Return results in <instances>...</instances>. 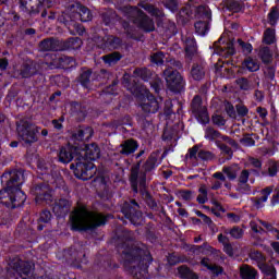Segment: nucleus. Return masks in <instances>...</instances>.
Returning a JSON list of instances; mask_svg holds the SVG:
<instances>
[{
    "mask_svg": "<svg viewBox=\"0 0 279 279\" xmlns=\"http://www.w3.org/2000/svg\"><path fill=\"white\" fill-rule=\"evenodd\" d=\"M259 56L263 60V62L267 63V62H271V50L269 49V47H264L259 50Z\"/></svg>",
    "mask_w": 279,
    "mask_h": 279,
    "instance_id": "obj_39",
    "label": "nucleus"
},
{
    "mask_svg": "<svg viewBox=\"0 0 279 279\" xmlns=\"http://www.w3.org/2000/svg\"><path fill=\"white\" fill-rule=\"evenodd\" d=\"M201 265H203V267H206L207 269H209V271H211V274H215L216 276H219V274H221L223 271V269L219 266H213V264L210 263V259L208 258H203L201 262Z\"/></svg>",
    "mask_w": 279,
    "mask_h": 279,
    "instance_id": "obj_31",
    "label": "nucleus"
},
{
    "mask_svg": "<svg viewBox=\"0 0 279 279\" xmlns=\"http://www.w3.org/2000/svg\"><path fill=\"white\" fill-rule=\"evenodd\" d=\"M238 43H239L243 53H252V50L254 49L252 47V44H246L245 41H243L241 39H239Z\"/></svg>",
    "mask_w": 279,
    "mask_h": 279,
    "instance_id": "obj_51",
    "label": "nucleus"
},
{
    "mask_svg": "<svg viewBox=\"0 0 279 279\" xmlns=\"http://www.w3.org/2000/svg\"><path fill=\"white\" fill-rule=\"evenodd\" d=\"M35 193H36V197H35L36 204H43V202H46V204H51V202H53L51 190L47 186L38 185L35 189Z\"/></svg>",
    "mask_w": 279,
    "mask_h": 279,
    "instance_id": "obj_14",
    "label": "nucleus"
},
{
    "mask_svg": "<svg viewBox=\"0 0 279 279\" xmlns=\"http://www.w3.org/2000/svg\"><path fill=\"white\" fill-rule=\"evenodd\" d=\"M241 144L244 145V147H254L256 142L254 141V136L246 135L241 140Z\"/></svg>",
    "mask_w": 279,
    "mask_h": 279,
    "instance_id": "obj_46",
    "label": "nucleus"
},
{
    "mask_svg": "<svg viewBox=\"0 0 279 279\" xmlns=\"http://www.w3.org/2000/svg\"><path fill=\"white\" fill-rule=\"evenodd\" d=\"M121 150L120 154H124L125 156H130V154H134L136 149H138V144L134 140L125 141L120 145Z\"/></svg>",
    "mask_w": 279,
    "mask_h": 279,
    "instance_id": "obj_25",
    "label": "nucleus"
},
{
    "mask_svg": "<svg viewBox=\"0 0 279 279\" xmlns=\"http://www.w3.org/2000/svg\"><path fill=\"white\" fill-rule=\"evenodd\" d=\"M205 138L208 141H215V138H219V132L213 128H207L205 131Z\"/></svg>",
    "mask_w": 279,
    "mask_h": 279,
    "instance_id": "obj_41",
    "label": "nucleus"
},
{
    "mask_svg": "<svg viewBox=\"0 0 279 279\" xmlns=\"http://www.w3.org/2000/svg\"><path fill=\"white\" fill-rule=\"evenodd\" d=\"M271 204L272 206H276V204H279V185L276 189V193L272 196Z\"/></svg>",
    "mask_w": 279,
    "mask_h": 279,
    "instance_id": "obj_63",
    "label": "nucleus"
},
{
    "mask_svg": "<svg viewBox=\"0 0 279 279\" xmlns=\"http://www.w3.org/2000/svg\"><path fill=\"white\" fill-rule=\"evenodd\" d=\"M51 221V211L44 210L39 217V223H49Z\"/></svg>",
    "mask_w": 279,
    "mask_h": 279,
    "instance_id": "obj_48",
    "label": "nucleus"
},
{
    "mask_svg": "<svg viewBox=\"0 0 279 279\" xmlns=\"http://www.w3.org/2000/svg\"><path fill=\"white\" fill-rule=\"evenodd\" d=\"M102 60L105 64L112 66V64H117V62L121 60V54L119 52H112L110 54L104 56Z\"/></svg>",
    "mask_w": 279,
    "mask_h": 279,
    "instance_id": "obj_34",
    "label": "nucleus"
},
{
    "mask_svg": "<svg viewBox=\"0 0 279 279\" xmlns=\"http://www.w3.org/2000/svg\"><path fill=\"white\" fill-rule=\"evenodd\" d=\"M223 36L219 38L218 41L215 43V51L218 56H221L222 58H230V56H234V43H222Z\"/></svg>",
    "mask_w": 279,
    "mask_h": 279,
    "instance_id": "obj_12",
    "label": "nucleus"
},
{
    "mask_svg": "<svg viewBox=\"0 0 279 279\" xmlns=\"http://www.w3.org/2000/svg\"><path fill=\"white\" fill-rule=\"evenodd\" d=\"M279 171V163L276 161H270L268 165V173L271 178L276 175Z\"/></svg>",
    "mask_w": 279,
    "mask_h": 279,
    "instance_id": "obj_47",
    "label": "nucleus"
},
{
    "mask_svg": "<svg viewBox=\"0 0 279 279\" xmlns=\"http://www.w3.org/2000/svg\"><path fill=\"white\" fill-rule=\"evenodd\" d=\"M62 121H64V120L59 119V120L52 121V125H53L54 130H62Z\"/></svg>",
    "mask_w": 279,
    "mask_h": 279,
    "instance_id": "obj_64",
    "label": "nucleus"
},
{
    "mask_svg": "<svg viewBox=\"0 0 279 279\" xmlns=\"http://www.w3.org/2000/svg\"><path fill=\"white\" fill-rule=\"evenodd\" d=\"M38 134H40V128L36 124H32L27 121L17 123V135L26 145L36 143L38 141Z\"/></svg>",
    "mask_w": 279,
    "mask_h": 279,
    "instance_id": "obj_7",
    "label": "nucleus"
},
{
    "mask_svg": "<svg viewBox=\"0 0 279 279\" xmlns=\"http://www.w3.org/2000/svg\"><path fill=\"white\" fill-rule=\"evenodd\" d=\"M264 43L266 45H272V43H276V31L268 28L264 33Z\"/></svg>",
    "mask_w": 279,
    "mask_h": 279,
    "instance_id": "obj_35",
    "label": "nucleus"
},
{
    "mask_svg": "<svg viewBox=\"0 0 279 279\" xmlns=\"http://www.w3.org/2000/svg\"><path fill=\"white\" fill-rule=\"evenodd\" d=\"M68 14H70V21H65V25L70 32V34L78 36H84V26L82 24H77L75 21H82L83 23H88L93 19V14H90V10L86 7L80 4V2H75L68 10Z\"/></svg>",
    "mask_w": 279,
    "mask_h": 279,
    "instance_id": "obj_4",
    "label": "nucleus"
},
{
    "mask_svg": "<svg viewBox=\"0 0 279 279\" xmlns=\"http://www.w3.org/2000/svg\"><path fill=\"white\" fill-rule=\"evenodd\" d=\"M123 252L124 256V265L128 267V265L132 263H136L141 260V263L144 265L143 268H140V271H136V268L132 269V274L134 275L135 279H147V265L151 263V255L146 254L145 257L143 256V250L141 248H125Z\"/></svg>",
    "mask_w": 279,
    "mask_h": 279,
    "instance_id": "obj_6",
    "label": "nucleus"
},
{
    "mask_svg": "<svg viewBox=\"0 0 279 279\" xmlns=\"http://www.w3.org/2000/svg\"><path fill=\"white\" fill-rule=\"evenodd\" d=\"M238 84L242 90H247L250 88V82L247 78H239Z\"/></svg>",
    "mask_w": 279,
    "mask_h": 279,
    "instance_id": "obj_58",
    "label": "nucleus"
},
{
    "mask_svg": "<svg viewBox=\"0 0 279 279\" xmlns=\"http://www.w3.org/2000/svg\"><path fill=\"white\" fill-rule=\"evenodd\" d=\"M193 9H191V7H186L185 9H183L181 12H180V16L182 19H184V21H189V19H191V16H193Z\"/></svg>",
    "mask_w": 279,
    "mask_h": 279,
    "instance_id": "obj_52",
    "label": "nucleus"
},
{
    "mask_svg": "<svg viewBox=\"0 0 279 279\" xmlns=\"http://www.w3.org/2000/svg\"><path fill=\"white\" fill-rule=\"evenodd\" d=\"M194 114L196 116V119L199 121V123L206 124L208 121H210V117H208V110L206 107H201V109L194 111Z\"/></svg>",
    "mask_w": 279,
    "mask_h": 279,
    "instance_id": "obj_29",
    "label": "nucleus"
},
{
    "mask_svg": "<svg viewBox=\"0 0 279 279\" xmlns=\"http://www.w3.org/2000/svg\"><path fill=\"white\" fill-rule=\"evenodd\" d=\"M53 1L54 0H20V3L22 8H25V10L38 12L43 5L51 8V3H53Z\"/></svg>",
    "mask_w": 279,
    "mask_h": 279,
    "instance_id": "obj_13",
    "label": "nucleus"
},
{
    "mask_svg": "<svg viewBox=\"0 0 279 279\" xmlns=\"http://www.w3.org/2000/svg\"><path fill=\"white\" fill-rule=\"evenodd\" d=\"M191 75L193 80L199 82V80H204V75H206V72L204 71V68L202 65H194L191 71Z\"/></svg>",
    "mask_w": 279,
    "mask_h": 279,
    "instance_id": "obj_33",
    "label": "nucleus"
},
{
    "mask_svg": "<svg viewBox=\"0 0 279 279\" xmlns=\"http://www.w3.org/2000/svg\"><path fill=\"white\" fill-rule=\"evenodd\" d=\"M78 154L77 162L72 163L70 169L74 171V175L78 180H90L97 171L92 160H98L99 146L97 144L85 145L83 148H78Z\"/></svg>",
    "mask_w": 279,
    "mask_h": 279,
    "instance_id": "obj_1",
    "label": "nucleus"
},
{
    "mask_svg": "<svg viewBox=\"0 0 279 279\" xmlns=\"http://www.w3.org/2000/svg\"><path fill=\"white\" fill-rule=\"evenodd\" d=\"M202 108H206V106L202 105V97L195 96L192 100L193 112H197V110H202Z\"/></svg>",
    "mask_w": 279,
    "mask_h": 279,
    "instance_id": "obj_40",
    "label": "nucleus"
},
{
    "mask_svg": "<svg viewBox=\"0 0 279 279\" xmlns=\"http://www.w3.org/2000/svg\"><path fill=\"white\" fill-rule=\"evenodd\" d=\"M126 10V19L132 21L135 25H138L141 29H144V32H154V29H156L154 21L149 20V17H147V15H145L138 8L130 7Z\"/></svg>",
    "mask_w": 279,
    "mask_h": 279,
    "instance_id": "obj_8",
    "label": "nucleus"
},
{
    "mask_svg": "<svg viewBox=\"0 0 279 279\" xmlns=\"http://www.w3.org/2000/svg\"><path fill=\"white\" fill-rule=\"evenodd\" d=\"M226 112L229 117L234 118L236 117V112L234 111V106L230 102L225 104Z\"/></svg>",
    "mask_w": 279,
    "mask_h": 279,
    "instance_id": "obj_54",
    "label": "nucleus"
},
{
    "mask_svg": "<svg viewBox=\"0 0 279 279\" xmlns=\"http://www.w3.org/2000/svg\"><path fill=\"white\" fill-rule=\"evenodd\" d=\"M70 206L71 201L66 198H61L54 204L52 210L58 217H62V215H66Z\"/></svg>",
    "mask_w": 279,
    "mask_h": 279,
    "instance_id": "obj_21",
    "label": "nucleus"
},
{
    "mask_svg": "<svg viewBox=\"0 0 279 279\" xmlns=\"http://www.w3.org/2000/svg\"><path fill=\"white\" fill-rule=\"evenodd\" d=\"M150 60L154 64H165V60L166 62H169V60L167 59V57H165V53L162 52H156L150 57Z\"/></svg>",
    "mask_w": 279,
    "mask_h": 279,
    "instance_id": "obj_38",
    "label": "nucleus"
},
{
    "mask_svg": "<svg viewBox=\"0 0 279 279\" xmlns=\"http://www.w3.org/2000/svg\"><path fill=\"white\" fill-rule=\"evenodd\" d=\"M151 88H154L155 93H160V86H162V82L158 80L155 83H150Z\"/></svg>",
    "mask_w": 279,
    "mask_h": 279,
    "instance_id": "obj_62",
    "label": "nucleus"
},
{
    "mask_svg": "<svg viewBox=\"0 0 279 279\" xmlns=\"http://www.w3.org/2000/svg\"><path fill=\"white\" fill-rule=\"evenodd\" d=\"M128 90L134 95L143 110L146 114H156L158 110H160V100L156 99L147 87L143 85H126Z\"/></svg>",
    "mask_w": 279,
    "mask_h": 279,
    "instance_id": "obj_5",
    "label": "nucleus"
},
{
    "mask_svg": "<svg viewBox=\"0 0 279 279\" xmlns=\"http://www.w3.org/2000/svg\"><path fill=\"white\" fill-rule=\"evenodd\" d=\"M166 8L171 12H175V10H178V2H175V0H168L166 2Z\"/></svg>",
    "mask_w": 279,
    "mask_h": 279,
    "instance_id": "obj_60",
    "label": "nucleus"
},
{
    "mask_svg": "<svg viewBox=\"0 0 279 279\" xmlns=\"http://www.w3.org/2000/svg\"><path fill=\"white\" fill-rule=\"evenodd\" d=\"M250 258H251V260H254V263L257 264V267L263 272L267 271V269H271V267H274V266H267V264H265L266 258L264 257L263 253H260L258 251L251 252Z\"/></svg>",
    "mask_w": 279,
    "mask_h": 279,
    "instance_id": "obj_19",
    "label": "nucleus"
},
{
    "mask_svg": "<svg viewBox=\"0 0 279 279\" xmlns=\"http://www.w3.org/2000/svg\"><path fill=\"white\" fill-rule=\"evenodd\" d=\"M182 40L185 45V53L187 58L195 56V53H197V44L195 43L193 35H186L185 37H182Z\"/></svg>",
    "mask_w": 279,
    "mask_h": 279,
    "instance_id": "obj_17",
    "label": "nucleus"
},
{
    "mask_svg": "<svg viewBox=\"0 0 279 279\" xmlns=\"http://www.w3.org/2000/svg\"><path fill=\"white\" fill-rule=\"evenodd\" d=\"M41 51H60V41L56 39H45L40 43Z\"/></svg>",
    "mask_w": 279,
    "mask_h": 279,
    "instance_id": "obj_24",
    "label": "nucleus"
},
{
    "mask_svg": "<svg viewBox=\"0 0 279 279\" xmlns=\"http://www.w3.org/2000/svg\"><path fill=\"white\" fill-rule=\"evenodd\" d=\"M110 216L89 211L85 206H78L70 217L72 230H90L106 225Z\"/></svg>",
    "mask_w": 279,
    "mask_h": 279,
    "instance_id": "obj_2",
    "label": "nucleus"
},
{
    "mask_svg": "<svg viewBox=\"0 0 279 279\" xmlns=\"http://www.w3.org/2000/svg\"><path fill=\"white\" fill-rule=\"evenodd\" d=\"M229 234L233 238V239H241V236H243V229L239 228V227H233L230 231Z\"/></svg>",
    "mask_w": 279,
    "mask_h": 279,
    "instance_id": "obj_50",
    "label": "nucleus"
},
{
    "mask_svg": "<svg viewBox=\"0 0 279 279\" xmlns=\"http://www.w3.org/2000/svg\"><path fill=\"white\" fill-rule=\"evenodd\" d=\"M242 66L244 69H247V71H250L251 73H254L260 69V64L258 63V61H256V59H253L252 57L246 58L242 63Z\"/></svg>",
    "mask_w": 279,
    "mask_h": 279,
    "instance_id": "obj_28",
    "label": "nucleus"
},
{
    "mask_svg": "<svg viewBox=\"0 0 279 279\" xmlns=\"http://www.w3.org/2000/svg\"><path fill=\"white\" fill-rule=\"evenodd\" d=\"M138 182L141 186H145V174L138 177V167H135L131 172V184L135 193H138Z\"/></svg>",
    "mask_w": 279,
    "mask_h": 279,
    "instance_id": "obj_18",
    "label": "nucleus"
},
{
    "mask_svg": "<svg viewBox=\"0 0 279 279\" xmlns=\"http://www.w3.org/2000/svg\"><path fill=\"white\" fill-rule=\"evenodd\" d=\"M8 181V191H9V199L12 204V208H19V206H23L25 204V199L27 196L23 191H21V186L23 182H25V173L21 170H13L7 172L2 175V182Z\"/></svg>",
    "mask_w": 279,
    "mask_h": 279,
    "instance_id": "obj_3",
    "label": "nucleus"
},
{
    "mask_svg": "<svg viewBox=\"0 0 279 279\" xmlns=\"http://www.w3.org/2000/svg\"><path fill=\"white\" fill-rule=\"evenodd\" d=\"M213 122L215 125H226V119L219 114L213 116Z\"/></svg>",
    "mask_w": 279,
    "mask_h": 279,
    "instance_id": "obj_57",
    "label": "nucleus"
},
{
    "mask_svg": "<svg viewBox=\"0 0 279 279\" xmlns=\"http://www.w3.org/2000/svg\"><path fill=\"white\" fill-rule=\"evenodd\" d=\"M122 213L126 217V219H130L131 221L134 220V216H132L133 213H134V208H132V207H129V208L128 207H123L122 208Z\"/></svg>",
    "mask_w": 279,
    "mask_h": 279,
    "instance_id": "obj_55",
    "label": "nucleus"
},
{
    "mask_svg": "<svg viewBox=\"0 0 279 279\" xmlns=\"http://www.w3.org/2000/svg\"><path fill=\"white\" fill-rule=\"evenodd\" d=\"M72 137L74 141H88L93 137V128L86 126L80 129Z\"/></svg>",
    "mask_w": 279,
    "mask_h": 279,
    "instance_id": "obj_22",
    "label": "nucleus"
},
{
    "mask_svg": "<svg viewBox=\"0 0 279 279\" xmlns=\"http://www.w3.org/2000/svg\"><path fill=\"white\" fill-rule=\"evenodd\" d=\"M245 167H252L253 169H260L263 167V162L256 158H248V160L245 163Z\"/></svg>",
    "mask_w": 279,
    "mask_h": 279,
    "instance_id": "obj_45",
    "label": "nucleus"
},
{
    "mask_svg": "<svg viewBox=\"0 0 279 279\" xmlns=\"http://www.w3.org/2000/svg\"><path fill=\"white\" fill-rule=\"evenodd\" d=\"M220 149L222 151V154H225L227 157V160H230V158H232V149L230 147H228L227 145H221Z\"/></svg>",
    "mask_w": 279,
    "mask_h": 279,
    "instance_id": "obj_59",
    "label": "nucleus"
},
{
    "mask_svg": "<svg viewBox=\"0 0 279 279\" xmlns=\"http://www.w3.org/2000/svg\"><path fill=\"white\" fill-rule=\"evenodd\" d=\"M99 47H102V49H119V47H121V39L114 36H107Z\"/></svg>",
    "mask_w": 279,
    "mask_h": 279,
    "instance_id": "obj_23",
    "label": "nucleus"
},
{
    "mask_svg": "<svg viewBox=\"0 0 279 279\" xmlns=\"http://www.w3.org/2000/svg\"><path fill=\"white\" fill-rule=\"evenodd\" d=\"M222 171L225 174H227V178H229V180L236 179V167H225Z\"/></svg>",
    "mask_w": 279,
    "mask_h": 279,
    "instance_id": "obj_42",
    "label": "nucleus"
},
{
    "mask_svg": "<svg viewBox=\"0 0 279 279\" xmlns=\"http://www.w3.org/2000/svg\"><path fill=\"white\" fill-rule=\"evenodd\" d=\"M198 151V153H197ZM189 158H201V160H208L210 158V153L201 150L197 148V146H194L193 148L190 149L189 151Z\"/></svg>",
    "mask_w": 279,
    "mask_h": 279,
    "instance_id": "obj_27",
    "label": "nucleus"
},
{
    "mask_svg": "<svg viewBox=\"0 0 279 279\" xmlns=\"http://www.w3.org/2000/svg\"><path fill=\"white\" fill-rule=\"evenodd\" d=\"M32 263L29 262H19L15 271L22 279H27L32 276Z\"/></svg>",
    "mask_w": 279,
    "mask_h": 279,
    "instance_id": "obj_20",
    "label": "nucleus"
},
{
    "mask_svg": "<svg viewBox=\"0 0 279 279\" xmlns=\"http://www.w3.org/2000/svg\"><path fill=\"white\" fill-rule=\"evenodd\" d=\"M268 21L270 25H276V21H278V9L272 8L268 14Z\"/></svg>",
    "mask_w": 279,
    "mask_h": 279,
    "instance_id": "obj_49",
    "label": "nucleus"
},
{
    "mask_svg": "<svg viewBox=\"0 0 279 279\" xmlns=\"http://www.w3.org/2000/svg\"><path fill=\"white\" fill-rule=\"evenodd\" d=\"M142 8H143V10L148 12V14H151V16H156L157 19H162V16H163L162 11L154 8L153 5L144 4V5H142Z\"/></svg>",
    "mask_w": 279,
    "mask_h": 279,
    "instance_id": "obj_36",
    "label": "nucleus"
},
{
    "mask_svg": "<svg viewBox=\"0 0 279 279\" xmlns=\"http://www.w3.org/2000/svg\"><path fill=\"white\" fill-rule=\"evenodd\" d=\"M247 180H250V172L247 170H243L239 178L238 191L245 195H250L252 193V189L250 187V184H247Z\"/></svg>",
    "mask_w": 279,
    "mask_h": 279,
    "instance_id": "obj_16",
    "label": "nucleus"
},
{
    "mask_svg": "<svg viewBox=\"0 0 279 279\" xmlns=\"http://www.w3.org/2000/svg\"><path fill=\"white\" fill-rule=\"evenodd\" d=\"M195 17L202 19L194 25L196 34H198V36H206L210 29V9L204 5L198 7L195 10Z\"/></svg>",
    "mask_w": 279,
    "mask_h": 279,
    "instance_id": "obj_9",
    "label": "nucleus"
},
{
    "mask_svg": "<svg viewBox=\"0 0 279 279\" xmlns=\"http://www.w3.org/2000/svg\"><path fill=\"white\" fill-rule=\"evenodd\" d=\"M73 158H76L77 162V158H80V147L71 145L61 147L59 151L60 162H63V165H69Z\"/></svg>",
    "mask_w": 279,
    "mask_h": 279,
    "instance_id": "obj_11",
    "label": "nucleus"
},
{
    "mask_svg": "<svg viewBox=\"0 0 279 279\" xmlns=\"http://www.w3.org/2000/svg\"><path fill=\"white\" fill-rule=\"evenodd\" d=\"M163 75L169 90L172 93H181L182 88H184V80L180 72L173 69H167L163 72Z\"/></svg>",
    "mask_w": 279,
    "mask_h": 279,
    "instance_id": "obj_10",
    "label": "nucleus"
},
{
    "mask_svg": "<svg viewBox=\"0 0 279 279\" xmlns=\"http://www.w3.org/2000/svg\"><path fill=\"white\" fill-rule=\"evenodd\" d=\"M10 179H7L2 182H7V187L4 190H1L0 191V199H5V197H10V193L8 191V182H9Z\"/></svg>",
    "mask_w": 279,
    "mask_h": 279,
    "instance_id": "obj_61",
    "label": "nucleus"
},
{
    "mask_svg": "<svg viewBox=\"0 0 279 279\" xmlns=\"http://www.w3.org/2000/svg\"><path fill=\"white\" fill-rule=\"evenodd\" d=\"M265 279H276V268L271 267L267 270H264Z\"/></svg>",
    "mask_w": 279,
    "mask_h": 279,
    "instance_id": "obj_56",
    "label": "nucleus"
},
{
    "mask_svg": "<svg viewBox=\"0 0 279 279\" xmlns=\"http://www.w3.org/2000/svg\"><path fill=\"white\" fill-rule=\"evenodd\" d=\"M198 193V204H206V202H208V189H206V185H201Z\"/></svg>",
    "mask_w": 279,
    "mask_h": 279,
    "instance_id": "obj_37",
    "label": "nucleus"
},
{
    "mask_svg": "<svg viewBox=\"0 0 279 279\" xmlns=\"http://www.w3.org/2000/svg\"><path fill=\"white\" fill-rule=\"evenodd\" d=\"M240 276L242 279H257L258 271H256V269L252 268V266L243 265L240 268Z\"/></svg>",
    "mask_w": 279,
    "mask_h": 279,
    "instance_id": "obj_26",
    "label": "nucleus"
},
{
    "mask_svg": "<svg viewBox=\"0 0 279 279\" xmlns=\"http://www.w3.org/2000/svg\"><path fill=\"white\" fill-rule=\"evenodd\" d=\"M134 75L135 77H141L144 80V82H146L147 76L151 75V72H149L147 69H137L134 71Z\"/></svg>",
    "mask_w": 279,
    "mask_h": 279,
    "instance_id": "obj_44",
    "label": "nucleus"
},
{
    "mask_svg": "<svg viewBox=\"0 0 279 279\" xmlns=\"http://www.w3.org/2000/svg\"><path fill=\"white\" fill-rule=\"evenodd\" d=\"M69 49H80L82 47V39L77 37H72L68 41Z\"/></svg>",
    "mask_w": 279,
    "mask_h": 279,
    "instance_id": "obj_43",
    "label": "nucleus"
},
{
    "mask_svg": "<svg viewBox=\"0 0 279 279\" xmlns=\"http://www.w3.org/2000/svg\"><path fill=\"white\" fill-rule=\"evenodd\" d=\"M90 81V71H85L81 74V84L83 86H88V82Z\"/></svg>",
    "mask_w": 279,
    "mask_h": 279,
    "instance_id": "obj_53",
    "label": "nucleus"
},
{
    "mask_svg": "<svg viewBox=\"0 0 279 279\" xmlns=\"http://www.w3.org/2000/svg\"><path fill=\"white\" fill-rule=\"evenodd\" d=\"M251 230H253V232H260V226H264V228H266V230H268V232H271L274 234V236H276V239L279 240V230L278 229H274V227H271V225L264 222L259 219H255L252 220L251 223Z\"/></svg>",
    "mask_w": 279,
    "mask_h": 279,
    "instance_id": "obj_15",
    "label": "nucleus"
},
{
    "mask_svg": "<svg viewBox=\"0 0 279 279\" xmlns=\"http://www.w3.org/2000/svg\"><path fill=\"white\" fill-rule=\"evenodd\" d=\"M271 187H266L262 191V196L257 198L255 203L256 208L263 207V204H265V202H267V199L269 198V195H271Z\"/></svg>",
    "mask_w": 279,
    "mask_h": 279,
    "instance_id": "obj_32",
    "label": "nucleus"
},
{
    "mask_svg": "<svg viewBox=\"0 0 279 279\" xmlns=\"http://www.w3.org/2000/svg\"><path fill=\"white\" fill-rule=\"evenodd\" d=\"M179 276L182 279H198L197 275H195L189 267L181 266L178 268Z\"/></svg>",
    "mask_w": 279,
    "mask_h": 279,
    "instance_id": "obj_30",
    "label": "nucleus"
}]
</instances>
